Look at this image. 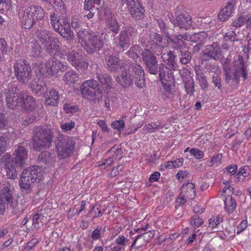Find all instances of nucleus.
Listing matches in <instances>:
<instances>
[{
    "label": "nucleus",
    "instance_id": "e433bc0d",
    "mask_svg": "<svg viewBox=\"0 0 251 251\" xmlns=\"http://www.w3.org/2000/svg\"><path fill=\"white\" fill-rule=\"evenodd\" d=\"M121 32L125 33V35L131 40L136 35L137 29L135 25L128 24L125 26L124 29Z\"/></svg>",
    "mask_w": 251,
    "mask_h": 251
},
{
    "label": "nucleus",
    "instance_id": "9d476101",
    "mask_svg": "<svg viewBox=\"0 0 251 251\" xmlns=\"http://www.w3.org/2000/svg\"><path fill=\"white\" fill-rule=\"evenodd\" d=\"M44 17V11L41 6H30L25 10L22 26L25 29H30L36 21L41 20Z\"/></svg>",
    "mask_w": 251,
    "mask_h": 251
},
{
    "label": "nucleus",
    "instance_id": "c9c22d12",
    "mask_svg": "<svg viewBox=\"0 0 251 251\" xmlns=\"http://www.w3.org/2000/svg\"><path fill=\"white\" fill-rule=\"evenodd\" d=\"M39 161L46 163H50L54 161V157L49 151L42 152L38 157Z\"/></svg>",
    "mask_w": 251,
    "mask_h": 251
},
{
    "label": "nucleus",
    "instance_id": "79ce46f5",
    "mask_svg": "<svg viewBox=\"0 0 251 251\" xmlns=\"http://www.w3.org/2000/svg\"><path fill=\"white\" fill-rule=\"evenodd\" d=\"M0 134L6 143L8 140L16 138V136L14 129L10 126L7 128V130L5 132L0 133Z\"/></svg>",
    "mask_w": 251,
    "mask_h": 251
},
{
    "label": "nucleus",
    "instance_id": "a878e982",
    "mask_svg": "<svg viewBox=\"0 0 251 251\" xmlns=\"http://www.w3.org/2000/svg\"><path fill=\"white\" fill-rule=\"evenodd\" d=\"M161 55L162 61L166 63L168 67L174 69L176 57V55L175 54L174 52L167 50V49L164 46L163 51Z\"/></svg>",
    "mask_w": 251,
    "mask_h": 251
},
{
    "label": "nucleus",
    "instance_id": "5fc2aeb1",
    "mask_svg": "<svg viewBox=\"0 0 251 251\" xmlns=\"http://www.w3.org/2000/svg\"><path fill=\"white\" fill-rule=\"evenodd\" d=\"M82 25V20L78 15H75L72 17L71 26L73 28H79L81 27Z\"/></svg>",
    "mask_w": 251,
    "mask_h": 251
},
{
    "label": "nucleus",
    "instance_id": "8fccbe9b",
    "mask_svg": "<svg viewBox=\"0 0 251 251\" xmlns=\"http://www.w3.org/2000/svg\"><path fill=\"white\" fill-rule=\"evenodd\" d=\"M205 69L209 74L212 73V74H217L221 73V71L219 67L214 64H207L205 65Z\"/></svg>",
    "mask_w": 251,
    "mask_h": 251
},
{
    "label": "nucleus",
    "instance_id": "20e7f679",
    "mask_svg": "<svg viewBox=\"0 0 251 251\" xmlns=\"http://www.w3.org/2000/svg\"><path fill=\"white\" fill-rule=\"evenodd\" d=\"M79 42L83 46L84 50L89 53L99 50L103 44V34L89 32L86 30H81L77 32Z\"/></svg>",
    "mask_w": 251,
    "mask_h": 251
},
{
    "label": "nucleus",
    "instance_id": "72a5a7b5",
    "mask_svg": "<svg viewBox=\"0 0 251 251\" xmlns=\"http://www.w3.org/2000/svg\"><path fill=\"white\" fill-rule=\"evenodd\" d=\"M186 191V195L187 197H190L189 199L191 200L195 199L196 191L195 190V186L194 183L188 182L186 184H183L181 188V193L185 192Z\"/></svg>",
    "mask_w": 251,
    "mask_h": 251
},
{
    "label": "nucleus",
    "instance_id": "13d9d810",
    "mask_svg": "<svg viewBox=\"0 0 251 251\" xmlns=\"http://www.w3.org/2000/svg\"><path fill=\"white\" fill-rule=\"evenodd\" d=\"M75 123L74 121H71L67 123H62L60 125L61 128L64 131L67 132L71 131L75 127Z\"/></svg>",
    "mask_w": 251,
    "mask_h": 251
},
{
    "label": "nucleus",
    "instance_id": "a19ab883",
    "mask_svg": "<svg viewBox=\"0 0 251 251\" xmlns=\"http://www.w3.org/2000/svg\"><path fill=\"white\" fill-rule=\"evenodd\" d=\"M97 78L100 82L103 85H105L106 88H110L111 86V77L106 74H99Z\"/></svg>",
    "mask_w": 251,
    "mask_h": 251
},
{
    "label": "nucleus",
    "instance_id": "c85d7f7f",
    "mask_svg": "<svg viewBox=\"0 0 251 251\" xmlns=\"http://www.w3.org/2000/svg\"><path fill=\"white\" fill-rule=\"evenodd\" d=\"M246 24V27L248 28L251 26V16L249 14H245L239 16L235 18L232 23V26L235 27H240Z\"/></svg>",
    "mask_w": 251,
    "mask_h": 251
},
{
    "label": "nucleus",
    "instance_id": "7ed1b4c3",
    "mask_svg": "<svg viewBox=\"0 0 251 251\" xmlns=\"http://www.w3.org/2000/svg\"><path fill=\"white\" fill-rule=\"evenodd\" d=\"M28 151L22 146H18L13 152V158L10 154L6 153L3 157V161L6 162L5 170L8 178L15 179L17 177L16 167H23L27 159Z\"/></svg>",
    "mask_w": 251,
    "mask_h": 251
},
{
    "label": "nucleus",
    "instance_id": "1a4fd4ad",
    "mask_svg": "<svg viewBox=\"0 0 251 251\" xmlns=\"http://www.w3.org/2000/svg\"><path fill=\"white\" fill-rule=\"evenodd\" d=\"M33 137V148L37 151L49 148L51 145L53 132L49 129L36 127Z\"/></svg>",
    "mask_w": 251,
    "mask_h": 251
},
{
    "label": "nucleus",
    "instance_id": "338daca9",
    "mask_svg": "<svg viewBox=\"0 0 251 251\" xmlns=\"http://www.w3.org/2000/svg\"><path fill=\"white\" fill-rule=\"evenodd\" d=\"M250 172V169L248 166H245L240 168L238 173V176L242 175L244 177H247L249 176Z\"/></svg>",
    "mask_w": 251,
    "mask_h": 251
},
{
    "label": "nucleus",
    "instance_id": "49530a36",
    "mask_svg": "<svg viewBox=\"0 0 251 251\" xmlns=\"http://www.w3.org/2000/svg\"><path fill=\"white\" fill-rule=\"evenodd\" d=\"M223 221V217L220 216H213L209 221V227L214 228Z\"/></svg>",
    "mask_w": 251,
    "mask_h": 251
},
{
    "label": "nucleus",
    "instance_id": "c756f323",
    "mask_svg": "<svg viewBox=\"0 0 251 251\" xmlns=\"http://www.w3.org/2000/svg\"><path fill=\"white\" fill-rule=\"evenodd\" d=\"M128 10L131 17L135 20H140L144 18L145 9L140 3Z\"/></svg>",
    "mask_w": 251,
    "mask_h": 251
},
{
    "label": "nucleus",
    "instance_id": "f704fd0d",
    "mask_svg": "<svg viewBox=\"0 0 251 251\" xmlns=\"http://www.w3.org/2000/svg\"><path fill=\"white\" fill-rule=\"evenodd\" d=\"M64 82L67 84H73L79 80V75L74 70L68 71L63 76Z\"/></svg>",
    "mask_w": 251,
    "mask_h": 251
},
{
    "label": "nucleus",
    "instance_id": "4468645a",
    "mask_svg": "<svg viewBox=\"0 0 251 251\" xmlns=\"http://www.w3.org/2000/svg\"><path fill=\"white\" fill-rule=\"evenodd\" d=\"M127 69H130L135 84L139 88H144L146 86L145 73L142 67L137 63L130 65Z\"/></svg>",
    "mask_w": 251,
    "mask_h": 251
},
{
    "label": "nucleus",
    "instance_id": "ea45409f",
    "mask_svg": "<svg viewBox=\"0 0 251 251\" xmlns=\"http://www.w3.org/2000/svg\"><path fill=\"white\" fill-rule=\"evenodd\" d=\"M207 38V34L204 31L195 33L191 35L192 42L194 43H203Z\"/></svg>",
    "mask_w": 251,
    "mask_h": 251
},
{
    "label": "nucleus",
    "instance_id": "9b49d317",
    "mask_svg": "<svg viewBox=\"0 0 251 251\" xmlns=\"http://www.w3.org/2000/svg\"><path fill=\"white\" fill-rule=\"evenodd\" d=\"M6 206L14 211L17 206V202L14 200L13 190L10 187L0 183V215L4 214Z\"/></svg>",
    "mask_w": 251,
    "mask_h": 251
},
{
    "label": "nucleus",
    "instance_id": "864d4df0",
    "mask_svg": "<svg viewBox=\"0 0 251 251\" xmlns=\"http://www.w3.org/2000/svg\"><path fill=\"white\" fill-rule=\"evenodd\" d=\"M86 203V201H81L80 209L78 210L76 209V206H75L73 208L71 209L69 211V212L71 213V214L69 215V216L72 218L74 215L76 214L79 215L80 212L85 209Z\"/></svg>",
    "mask_w": 251,
    "mask_h": 251
},
{
    "label": "nucleus",
    "instance_id": "dca6fc26",
    "mask_svg": "<svg viewBox=\"0 0 251 251\" xmlns=\"http://www.w3.org/2000/svg\"><path fill=\"white\" fill-rule=\"evenodd\" d=\"M8 88V91L5 92L6 106L10 109H15L21 103L20 93L18 95L16 94L17 88L13 85H9Z\"/></svg>",
    "mask_w": 251,
    "mask_h": 251
},
{
    "label": "nucleus",
    "instance_id": "2eb2a0df",
    "mask_svg": "<svg viewBox=\"0 0 251 251\" xmlns=\"http://www.w3.org/2000/svg\"><path fill=\"white\" fill-rule=\"evenodd\" d=\"M176 19L170 18V21L175 26L179 28L187 30L192 25V18L189 14L185 11H177L176 12Z\"/></svg>",
    "mask_w": 251,
    "mask_h": 251
},
{
    "label": "nucleus",
    "instance_id": "f257e3e1",
    "mask_svg": "<svg viewBox=\"0 0 251 251\" xmlns=\"http://www.w3.org/2000/svg\"><path fill=\"white\" fill-rule=\"evenodd\" d=\"M162 36L156 33L151 34L149 38H142L140 42L144 50L141 53L142 59L146 71L156 75L158 72V61L155 55H160L163 51Z\"/></svg>",
    "mask_w": 251,
    "mask_h": 251
},
{
    "label": "nucleus",
    "instance_id": "b1692460",
    "mask_svg": "<svg viewBox=\"0 0 251 251\" xmlns=\"http://www.w3.org/2000/svg\"><path fill=\"white\" fill-rule=\"evenodd\" d=\"M182 78L187 94L190 96H193L195 92V82L193 78L191 75L190 73L188 72L185 73V75H183Z\"/></svg>",
    "mask_w": 251,
    "mask_h": 251
},
{
    "label": "nucleus",
    "instance_id": "c03bdc74",
    "mask_svg": "<svg viewBox=\"0 0 251 251\" xmlns=\"http://www.w3.org/2000/svg\"><path fill=\"white\" fill-rule=\"evenodd\" d=\"M224 40L226 42H232V45L235 41L238 40V36L233 30L226 33L224 36Z\"/></svg>",
    "mask_w": 251,
    "mask_h": 251
},
{
    "label": "nucleus",
    "instance_id": "58836bf2",
    "mask_svg": "<svg viewBox=\"0 0 251 251\" xmlns=\"http://www.w3.org/2000/svg\"><path fill=\"white\" fill-rule=\"evenodd\" d=\"M49 65L48 61L45 62H42L38 66V71L43 75L46 76H51L50 70Z\"/></svg>",
    "mask_w": 251,
    "mask_h": 251
},
{
    "label": "nucleus",
    "instance_id": "f03ea898",
    "mask_svg": "<svg viewBox=\"0 0 251 251\" xmlns=\"http://www.w3.org/2000/svg\"><path fill=\"white\" fill-rule=\"evenodd\" d=\"M233 66L234 71L232 72L231 60L227 58L223 61L226 82L229 84L230 80H232L238 84L240 77L243 80H246L248 78V72L242 55H239L238 58L234 61Z\"/></svg>",
    "mask_w": 251,
    "mask_h": 251
},
{
    "label": "nucleus",
    "instance_id": "7c9ffc66",
    "mask_svg": "<svg viewBox=\"0 0 251 251\" xmlns=\"http://www.w3.org/2000/svg\"><path fill=\"white\" fill-rule=\"evenodd\" d=\"M130 39L125 35V33L121 31L116 41L117 48L125 50L127 49L130 45Z\"/></svg>",
    "mask_w": 251,
    "mask_h": 251
},
{
    "label": "nucleus",
    "instance_id": "473e14b6",
    "mask_svg": "<svg viewBox=\"0 0 251 251\" xmlns=\"http://www.w3.org/2000/svg\"><path fill=\"white\" fill-rule=\"evenodd\" d=\"M225 210L228 214H231L235 210L237 207L236 200L231 196H227L224 201Z\"/></svg>",
    "mask_w": 251,
    "mask_h": 251
},
{
    "label": "nucleus",
    "instance_id": "09e8293b",
    "mask_svg": "<svg viewBox=\"0 0 251 251\" xmlns=\"http://www.w3.org/2000/svg\"><path fill=\"white\" fill-rule=\"evenodd\" d=\"M124 118V117L121 120L115 121L111 124V127L118 131L119 133H121V131L125 127V123Z\"/></svg>",
    "mask_w": 251,
    "mask_h": 251
},
{
    "label": "nucleus",
    "instance_id": "3c124183",
    "mask_svg": "<svg viewBox=\"0 0 251 251\" xmlns=\"http://www.w3.org/2000/svg\"><path fill=\"white\" fill-rule=\"evenodd\" d=\"M196 79L198 81V83L202 90H205L209 87L208 82L204 75L197 77Z\"/></svg>",
    "mask_w": 251,
    "mask_h": 251
},
{
    "label": "nucleus",
    "instance_id": "a18cd8bd",
    "mask_svg": "<svg viewBox=\"0 0 251 251\" xmlns=\"http://www.w3.org/2000/svg\"><path fill=\"white\" fill-rule=\"evenodd\" d=\"M180 61L183 64H187L192 58L191 53L188 50L180 51Z\"/></svg>",
    "mask_w": 251,
    "mask_h": 251
},
{
    "label": "nucleus",
    "instance_id": "cd10ccee",
    "mask_svg": "<svg viewBox=\"0 0 251 251\" xmlns=\"http://www.w3.org/2000/svg\"><path fill=\"white\" fill-rule=\"evenodd\" d=\"M204 54L214 60L219 59L221 55L219 46L216 43L207 45Z\"/></svg>",
    "mask_w": 251,
    "mask_h": 251
},
{
    "label": "nucleus",
    "instance_id": "412c9836",
    "mask_svg": "<svg viewBox=\"0 0 251 251\" xmlns=\"http://www.w3.org/2000/svg\"><path fill=\"white\" fill-rule=\"evenodd\" d=\"M20 99H21L20 106L27 112H32L36 107L35 100L28 93L23 91L20 92Z\"/></svg>",
    "mask_w": 251,
    "mask_h": 251
},
{
    "label": "nucleus",
    "instance_id": "2f4dec72",
    "mask_svg": "<svg viewBox=\"0 0 251 251\" xmlns=\"http://www.w3.org/2000/svg\"><path fill=\"white\" fill-rule=\"evenodd\" d=\"M167 38L170 41L172 49L180 51V50H182V49L185 48L186 43L177 35L175 36L174 38H172L170 34H169V37Z\"/></svg>",
    "mask_w": 251,
    "mask_h": 251
},
{
    "label": "nucleus",
    "instance_id": "4d7b16f0",
    "mask_svg": "<svg viewBox=\"0 0 251 251\" xmlns=\"http://www.w3.org/2000/svg\"><path fill=\"white\" fill-rule=\"evenodd\" d=\"M93 212L94 213V216L93 218H95L98 217L99 215H102L103 214V211L101 210V208L100 205L98 206L97 205H95L92 206L87 216H89Z\"/></svg>",
    "mask_w": 251,
    "mask_h": 251
},
{
    "label": "nucleus",
    "instance_id": "680f3d73",
    "mask_svg": "<svg viewBox=\"0 0 251 251\" xmlns=\"http://www.w3.org/2000/svg\"><path fill=\"white\" fill-rule=\"evenodd\" d=\"M42 53V48L38 44L34 43L32 46V54L33 56L39 57Z\"/></svg>",
    "mask_w": 251,
    "mask_h": 251
},
{
    "label": "nucleus",
    "instance_id": "a211bd4d",
    "mask_svg": "<svg viewBox=\"0 0 251 251\" xmlns=\"http://www.w3.org/2000/svg\"><path fill=\"white\" fill-rule=\"evenodd\" d=\"M104 14L106 21V26L110 31L117 34L120 30V25L110 9H105Z\"/></svg>",
    "mask_w": 251,
    "mask_h": 251
},
{
    "label": "nucleus",
    "instance_id": "6e6552de",
    "mask_svg": "<svg viewBox=\"0 0 251 251\" xmlns=\"http://www.w3.org/2000/svg\"><path fill=\"white\" fill-rule=\"evenodd\" d=\"M36 36L46 51L50 54H54L59 49V40L53 33L49 30H38Z\"/></svg>",
    "mask_w": 251,
    "mask_h": 251
},
{
    "label": "nucleus",
    "instance_id": "4c0bfd02",
    "mask_svg": "<svg viewBox=\"0 0 251 251\" xmlns=\"http://www.w3.org/2000/svg\"><path fill=\"white\" fill-rule=\"evenodd\" d=\"M233 10V8L226 5L219 13V19L222 22L226 21L232 14Z\"/></svg>",
    "mask_w": 251,
    "mask_h": 251
},
{
    "label": "nucleus",
    "instance_id": "393cba45",
    "mask_svg": "<svg viewBox=\"0 0 251 251\" xmlns=\"http://www.w3.org/2000/svg\"><path fill=\"white\" fill-rule=\"evenodd\" d=\"M48 61L52 76L56 75L59 71H64L67 68V64H63L55 58H50Z\"/></svg>",
    "mask_w": 251,
    "mask_h": 251
},
{
    "label": "nucleus",
    "instance_id": "bf43d9fd",
    "mask_svg": "<svg viewBox=\"0 0 251 251\" xmlns=\"http://www.w3.org/2000/svg\"><path fill=\"white\" fill-rule=\"evenodd\" d=\"M190 154L194 156L196 159H200L203 157L204 153L202 151L198 148H192L190 150Z\"/></svg>",
    "mask_w": 251,
    "mask_h": 251
},
{
    "label": "nucleus",
    "instance_id": "69168bd1",
    "mask_svg": "<svg viewBox=\"0 0 251 251\" xmlns=\"http://www.w3.org/2000/svg\"><path fill=\"white\" fill-rule=\"evenodd\" d=\"M139 3L138 0H121L122 5L123 6L126 5V8L128 9Z\"/></svg>",
    "mask_w": 251,
    "mask_h": 251
},
{
    "label": "nucleus",
    "instance_id": "e2e57ef3",
    "mask_svg": "<svg viewBox=\"0 0 251 251\" xmlns=\"http://www.w3.org/2000/svg\"><path fill=\"white\" fill-rule=\"evenodd\" d=\"M221 155L219 154H215L209 161H207V164L209 166H212L219 162L221 163Z\"/></svg>",
    "mask_w": 251,
    "mask_h": 251
},
{
    "label": "nucleus",
    "instance_id": "6e6d98bb",
    "mask_svg": "<svg viewBox=\"0 0 251 251\" xmlns=\"http://www.w3.org/2000/svg\"><path fill=\"white\" fill-rule=\"evenodd\" d=\"M156 21L161 32L164 33L167 37H169L170 34L168 32V27L166 26L164 21L161 19H157Z\"/></svg>",
    "mask_w": 251,
    "mask_h": 251
},
{
    "label": "nucleus",
    "instance_id": "4be33fe9",
    "mask_svg": "<svg viewBox=\"0 0 251 251\" xmlns=\"http://www.w3.org/2000/svg\"><path fill=\"white\" fill-rule=\"evenodd\" d=\"M45 104L46 106H57L60 99V95L54 88L46 91L44 94Z\"/></svg>",
    "mask_w": 251,
    "mask_h": 251
},
{
    "label": "nucleus",
    "instance_id": "f3484780",
    "mask_svg": "<svg viewBox=\"0 0 251 251\" xmlns=\"http://www.w3.org/2000/svg\"><path fill=\"white\" fill-rule=\"evenodd\" d=\"M67 60L77 70L80 69L83 71L86 70L88 67V63L82 60L81 55L75 50L69 52Z\"/></svg>",
    "mask_w": 251,
    "mask_h": 251
},
{
    "label": "nucleus",
    "instance_id": "5701e85b",
    "mask_svg": "<svg viewBox=\"0 0 251 251\" xmlns=\"http://www.w3.org/2000/svg\"><path fill=\"white\" fill-rule=\"evenodd\" d=\"M29 87L33 93L37 96L44 94L47 90L46 83L40 78H35L29 83Z\"/></svg>",
    "mask_w": 251,
    "mask_h": 251
},
{
    "label": "nucleus",
    "instance_id": "0e129e2a",
    "mask_svg": "<svg viewBox=\"0 0 251 251\" xmlns=\"http://www.w3.org/2000/svg\"><path fill=\"white\" fill-rule=\"evenodd\" d=\"M43 216L39 214H35L32 218V225L34 226V227H39L40 226V223H42L41 218Z\"/></svg>",
    "mask_w": 251,
    "mask_h": 251
},
{
    "label": "nucleus",
    "instance_id": "423d86ee",
    "mask_svg": "<svg viewBox=\"0 0 251 251\" xmlns=\"http://www.w3.org/2000/svg\"><path fill=\"white\" fill-rule=\"evenodd\" d=\"M50 24L54 31L68 41L73 39L74 33L68 20L57 11L50 14Z\"/></svg>",
    "mask_w": 251,
    "mask_h": 251
},
{
    "label": "nucleus",
    "instance_id": "39448f33",
    "mask_svg": "<svg viewBox=\"0 0 251 251\" xmlns=\"http://www.w3.org/2000/svg\"><path fill=\"white\" fill-rule=\"evenodd\" d=\"M43 175V170L38 166L34 165L25 169L19 182L22 192L25 194L29 193L34 183L40 180Z\"/></svg>",
    "mask_w": 251,
    "mask_h": 251
},
{
    "label": "nucleus",
    "instance_id": "774afa93",
    "mask_svg": "<svg viewBox=\"0 0 251 251\" xmlns=\"http://www.w3.org/2000/svg\"><path fill=\"white\" fill-rule=\"evenodd\" d=\"M8 123L5 115L0 112V130L4 129L8 125Z\"/></svg>",
    "mask_w": 251,
    "mask_h": 251
},
{
    "label": "nucleus",
    "instance_id": "aec40b11",
    "mask_svg": "<svg viewBox=\"0 0 251 251\" xmlns=\"http://www.w3.org/2000/svg\"><path fill=\"white\" fill-rule=\"evenodd\" d=\"M158 69L159 77L162 83L169 82V85L174 83L175 79L172 72L174 69H171L166 65L160 63L158 65Z\"/></svg>",
    "mask_w": 251,
    "mask_h": 251
},
{
    "label": "nucleus",
    "instance_id": "f8f14e48",
    "mask_svg": "<svg viewBox=\"0 0 251 251\" xmlns=\"http://www.w3.org/2000/svg\"><path fill=\"white\" fill-rule=\"evenodd\" d=\"M80 92L82 98L90 101L96 100L102 96L98 83L94 79L85 81L81 86Z\"/></svg>",
    "mask_w": 251,
    "mask_h": 251
},
{
    "label": "nucleus",
    "instance_id": "6ab92c4d",
    "mask_svg": "<svg viewBox=\"0 0 251 251\" xmlns=\"http://www.w3.org/2000/svg\"><path fill=\"white\" fill-rule=\"evenodd\" d=\"M115 80L123 88H128L131 86L133 83V79L130 69H122L120 75L116 77Z\"/></svg>",
    "mask_w": 251,
    "mask_h": 251
},
{
    "label": "nucleus",
    "instance_id": "603ef678",
    "mask_svg": "<svg viewBox=\"0 0 251 251\" xmlns=\"http://www.w3.org/2000/svg\"><path fill=\"white\" fill-rule=\"evenodd\" d=\"M139 49L140 47L138 45H134L130 47L127 52V54L130 57L137 59L139 57L137 51L139 50Z\"/></svg>",
    "mask_w": 251,
    "mask_h": 251
},
{
    "label": "nucleus",
    "instance_id": "0eeeda50",
    "mask_svg": "<svg viewBox=\"0 0 251 251\" xmlns=\"http://www.w3.org/2000/svg\"><path fill=\"white\" fill-rule=\"evenodd\" d=\"M54 143L58 156L61 159L66 158L73 153L75 144L74 137L60 134L56 137Z\"/></svg>",
    "mask_w": 251,
    "mask_h": 251
},
{
    "label": "nucleus",
    "instance_id": "bb28decb",
    "mask_svg": "<svg viewBox=\"0 0 251 251\" xmlns=\"http://www.w3.org/2000/svg\"><path fill=\"white\" fill-rule=\"evenodd\" d=\"M106 65L110 72H116L119 68L122 69L124 63L121 64V61L119 58L113 55L107 56L105 58Z\"/></svg>",
    "mask_w": 251,
    "mask_h": 251
},
{
    "label": "nucleus",
    "instance_id": "052dcab7",
    "mask_svg": "<svg viewBox=\"0 0 251 251\" xmlns=\"http://www.w3.org/2000/svg\"><path fill=\"white\" fill-rule=\"evenodd\" d=\"M7 44L6 41L2 39H0V61L3 57L4 54L6 53Z\"/></svg>",
    "mask_w": 251,
    "mask_h": 251
},
{
    "label": "nucleus",
    "instance_id": "37998d69",
    "mask_svg": "<svg viewBox=\"0 0 251 251\" xmlns=\"http://www.w3.org/2000/svg\"><path fill=\"white\" fill-rule=\"evenodd\" d=\"M163 128L161 124H157L156 123L151 122V123L146 124L143 127V129L150 133H153L156 130Z\"/></svg>",
    "mask_w": 251,
    "mask_h": 251
},
{
    "label": "nucleus",
    "instance_id": "ddd939ff",
    "mask_svg": "<svg viewBox=\"0 0 251 251\" xmlns=\"http://www.w3.org/2000/svg\"><path fill=\"white\" fill-rule=\"evenodd\" d=\"M15 75L19 82L26 84L32 78L30 66L25 60H18L14 66Z\"/></svg>",
    "mask_w": 251,
    "mask_h": 251
},
{
    "label": "nucleus",
    "instance_id": "de8ad7c7",
    "mask_svg": "<svg viewBox=\"0 0 251 251\" xmlns=\"http://www.w3.org/2000/svg\"><path fill=\"white\" fill-rule=\"evenodd\" d=\"M211 76H212V83L214 84L215 87L218 89H221L222 87L221 73L217 74H212Z\"/></svg>",
    "mask_w": 251,
    "mask_h": 251
}]
</instances>
